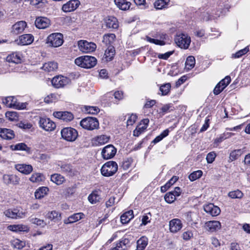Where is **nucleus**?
I'll list each match as a JSON object with an SVG mask.
<instances>
[{
  "label": "nucleus",
  "mask_w": 250,
  "mask_h": 250,
  "mask_svg": "<svg viewBox=\"0 0 250 250\" xmlns=\"http://www.w3.org/2000/svg\"><path fill=\"white\" fill-rule=\"evenodd\" d=\"M80 4V1L78 0H70L62 6V9L64 12L73 11L79 6Z\"/></svg>",
  "instance_id": "16"
},
{
  "label": "nucleus",
  "mask_w": 250,
  "mask_h": 250,
  "mask_svg": "<svg viewBox=\"0 0 250 250\" xmlns=\"http://www.w3.org/2000/svg\"><path fill=\"white\" fill-rule=\"evenodd\" d=\"M17 125L22 129H30L32 127L31 124L24 122H20L17 124Z\"/></svg>",
  "instance_id": "61"
},
{
  "label": "nucleus",
  "mask_w": 250,
  "mask_h": 250,
  "mask_svg": "<svg viewBox=\"0 0 250 250\" xmlns=\"http://www.w3.org/2000/svg\"><path fill=\"white\" fill-rule=\"evenodd\" d=\"M7 228L9 230L16 232L20 231L27 232L29 230L28 227L22 224L10 225L8 226Z\"/></svg>",
  "instance_id": "31"
},
{
  "label": "nucleus",
  "mask_w": 250,
  "mask_h": 250,
  "mask_svg": "<svg viewBox=\"0 0 250 250\" xmlns=\"http://www.w3.org/2000/svg\"><path fill=\"white\" fill-rule=\"evenodd\" d=\"M58 166L60 167L62 172L69 176H72L76 174V171L72 168V167L70 164L61 163L58 164Z\"/></svg>",
  "instance_id": "26"
},
{
  "label": "nucleus",
  "mask_w": 250,
  "mask_h": 250,
  "mask_svg": "<svg viewBox=\"0 0 250 250\" xmlns=\"http://www.w3.org/2000/svg\"><path fill=\"white\" fill-rule=\"evenodd\" d=\"M30 221L32 223L38 226H43L45 224L43 220L37 218H32L30 220Z\"/></svg>",
  "instance_id": "63"
},
{
  "label": "nucleus",
  "mask_w": 250,
  "mask_h": 250,
  "mask_svg": "<svg viewBox=\"0 0 250 250\" xmlns=\"http://www.w3.org/2000/svg\"><path fill=\"white\" fill-rule=\"evenodd\" d=\"M231 79L229 76H226L224 79L222 80L219 84L221 85V87L224 89L230 82Z\"/></svg>",
  "instance_id": "55"
},
{
  "label": "nucleus",
  "mask_w": 250,
  "mask_h": 250,
  "mask_svg": "<svg viewBox=\"0 0 250 250\" xmlns=\"http://www.w3.org/2000/svg\"><path fill=\"white\" fill-rule=\"evenodd\" d=\"M13 245L16 248L21 249L25 246V243L19 239H16L13 242Z\"/></svg>",
  "instance_id": "58"
},
{
  "label": "nucleus",
  "mask_w": 250,
  "mask_h": 250,
  "mask_svg": "<svg viewBox=\"0 0 250 250\" xmlns=\"http://www.w3.org/2000/svg\"><path fill=\"white\" fill-rule=\"evenodd\" d=\"M110 137L106 135L97 136L92 139V143L95 146L103 145L109 141Z\"/></svg>",
  "instance_id": "21"
},
{
  "label": "nucleus",
  "mask_w": 250,
  "mask_h": 250,
  "mask_svg": "<svg viewBox=\"0 0 250 250\" xmlns=\"http://www.w3.org/2000/svg\"><path fill=\"white\" fill-rule=\"evenodd\" d=\"M45 217L51 221L56 222L61 220V213L59 211L52 210L46 213Z\"/></svg>",
  "instance_id": "29"
},
{
  "label": "nucleus",
  "mask_w": 250,
  "mask_h": 250,
  "mask_svg": "<svg viewBox=\"0 0 250 250\" xmlns=\"http://www.w3.org/2000/svg\"><path fill=\"white\" fill-rule=\"evenodd\" d=\"M101 198L98 191H93L88 197V201L92 204H96L100 201Z\"/></svg>",
  "instance_id": "43"
},
{
  "label": "nucleus",
  "mask_w": 250,
  "mask_h": 250,
  "mask_svg": "<svg viewBox=\"0 0 250 250\" xmlns=\"http://www.w3.org/2000/svg\"><path fill=\"white\" fill-rule=\"evenodd\" d=\"M176 197L174 195V194L170 191L167 193L165 196V200L168 203H172L175 200Z\"/></svg>",
  "instance_id": "53"
},
{
  "label": "nucleus",
  "mask_w": 250,
  "mask_h": 250,
  "mask_svg": "<svg viewBox=\"0 0 250 250\" xmlns=\"http://www.w3.org/2000/svg\"><path fill=\"white\" fill-rule=\"evenodd\" d=\"M84 214L83 213H77L70 216L67 219L64 221L65 224H71L76 222L83 218Z\"/></svg>",
  "instance_id": "32"
},
{
  "label": "nucleus",
  "mask_w": 250,
  "mask_h": 250,
  "mask_svg": "<svg viewBox=\"0 0 250 250\" xmlns=\"http://www.w3.org/2000/svg\"><path fill=\"white\" fill-rule=\"evenodd\" d=\"M104 22L106 27L108 28L117 29L119 23L117 19L112 16H109L105 19Z\"/></svg>",
  "instance_id": "28"
},
{
  "label": "nucleus",
  "mask_w": 250,
  "mask_h": 250,
  "mask_svg": "<svg viewBox=\"0 0 250 250\" xmlns=\"http://www.w3.org/2000/svg\"><path fill=\"white\" fill-rule=\"evenodd\" d=\"M195 64V59L193 56H188L186 61V68L188 70L194 67Z\"/></svg>",
  "instance_id": "44"
},
{
  "label": "nucleus",
  "mask_w": 250,
  "mask_h": 250,
  "mask_svg": "<svg viewBox=\"0 0 250 250\" xmlns=\"http://www.w3.org/2000/svg\"><path fill=\"white\" fill-rule=\"evenodd\" d=\"M27 26V23L25 21H17L12 25L11 32L14 35L20 34L24 31Z\"/></svg>",
  "instance_id": "12"
},
{
  "label": "nucleus",
  "mask_w": 250,
  "mask_h": 250,
  "mask_svg": "<svg viewBox=\"0 0 250 250\" xmlns=\"http://www.w3.org/2000/svg\"><path fill=\"white\" fill-rule=\"evenodd\" d=\"M130 240L125 238H123L115 247L112 248L109 250H126L129 247Z\"/></svg>",
  "instance_id": "24"
},
{
  "label": "nucleus",
  "mask_w": 250,
  "mask_h": 250,
  "mask_svg": "<svg viewBox=\"0 0 250 250\" xmlns=\"http://www.w3.org/2000/svg\"><path fill=\"white\" fill-rule=\"evenodd\" d=\"M51 181L57 185H60L65 181V178L60 174H54L51 176Z\"/></svg>",
  "instance_id": "42"
},
{
  "label": "nucleus",
  "mask_w": 250,
  "mask_h": 250,
  "mask_svg": "<svg viewBox=\"0 0 250 250\" xmlns=\"http://www.w3.org/2000/svg\"><path fill=\"white\" fill-rule=\"evenodd\" d=\"M97 62L95 57L88 55L78 57L75 60L76 65L87 69L93 67L96 64Z\"/></svg>",
  "instance_id": "1"
},
{
  "label": "nucleus",
  "mask_w": 250,
  "mask_h": 250,
  "mask_svg": "<svg viewBox=\"0 0 250 250\" xmlns=\"http://www.w3.org/2000/svg\"><path fill=\"white\" fill-rule=\"evenodd\" d=\"M193 233L191 231L188 230L183 232L182 237L185 240L188 241L193 237Z\"/></svg>",
  "instance_id": "62"
},
{
  "label": "nucleus",
  "mask_w": 250,
  "mask_h": 250,
  "mask_svg": "<svg viewBox=\"0 0 250 250\" xmlns=\"http://www.w3.org/2000/svg\"><path fill=\"white\" fill-rule=\"evenodd\" d=\"M115 55V49L112 46H109L107 49L105 50L104 54V58L106 61H110L113 58Z\"/></svg>",
  "instance_id": "39"
},
{
  "label": "nucleus",
  "mask_w": 250,
  "mask_h": 250,
  "mask_svg": "<svg viewBox=\"0 0 250 250\" xmlns=\"http://www.w3.org/2000/svg\"><path fill=\"white\" fill-rule=\"evenodd\" d=\"M228 196L232 199H241L243 196V193L239 189L230 191Z\"/></svg>",
  "instance_id": "45"
},
{
  "label": "nucleus",
  "mask_w": 250,
  "mask_h": 250,
  "mask_svg": "<svg viewBox=\"0 0 250 250\" xmlns=\"http://www.w3.org/2000/svg\"><path fill=\"white\" fill-rule=\"evenodd\" d=\"M137 116L135 114H131L129 116L127 120V126L132 125L136 122L137 120Z\"/></svg>",
  "instance_id": "59"
},
{
  "label": "nucleus",
  "mask_w": 250,
  "mask_h": 250,
  "mask_svg": "<svg viewBox=\"0 0 250 250\" xmlns=\"http://www.w3.org/2000/svg\"><path fill=\"white\" fill-rule=\"evenodd\" d=\"M53 116L65 122H70L74 118L73 115L67 111H56L53 113Z\"/></svg>",
  "instance_id": "18"
},
{
  "label": "nucleus",
  "mask_w": 250,
  "mask_h": 250,
  "mask_svg": "<svg viewBox=\"0 0 250 250\" xmlns=\"http://www.w3.org/2000/svg\"><path fill=\"white\" fill-rule=\"evenodd\" d=\"M169 0H157L154 3L157 9H162L167 7Z\"/></svg>",
  "instance_id": "41"
},
{
  "label": "nucleus",
  "mask_w": 250,
  "mask_h": 250,
  "mask_svg": "<svg viewBox=\"0 0 250 250\" xmlns=\"http://www.w3.org/2000/svg\"><path fill=\"white\" fill-rule=\"evenodd\" d=\"M45 180L44 176L41 173H34L32 174L29 180L32 183H39Z\"/></svg>",
  "instance_id": "38"
},
{
  "label": "nucleus",
  "mask_w": 250,
  "mask_h": 250,
  "mask_svg": "<svg viewBox=\"0 0 250 250\" xmlns=\"http://www.w3.org/2000/svg\"><path fill=\"white\" fill-rule=\"evenodd\" d=\"M182 227L183 224L179 219H173L169 222V231L172 233L177 232L181 229Z\"/></svg>",
  "instance_id": "17"
},
{
  "label": "nucleus",
  "mask_w": 250,
  "mask_h": 250,
  "mask_svg": "<svg viewBox=\"0 0 250 250\" xmlns=\"http://www.w3.org/2000/svg\"><path fill=\"white\" fill-rule=\"evenodd\" d=\"M4 213L7 217L16 219V208L7 209Z\"/></svg>",
  "instance_id": "51"
},
{
  "label": "nucleus",
  "mask_w": 250,
  "mask_h": 250,
  "mask_svg": "<svg viewBox=\"0 0 250 250\" xmlns=\"http://www.w3.org/2000/svg\"><path fill=\"white\" fill-rule=\"evenodd\" d=\"M63 42V35L60 33L50 34L47 38L46 43L49 46L57 47L62 45Z\"/></svg>",
  "instance_id": "5"
},
{
  "label": "nucleus",
  "mask_w": 250,
  "mask_h": 250,
  "mask_svg": "<svg viewBox=\"0 0 250 250\" xmlns=\"http://www.w3.org/2000/svg\"><path fill=\"white\" fill-rule=\"evenodd\" d=\"M176 44L182 49H188L191 42V39L187 34H180L177 35L174 39Z\"/></svg>",
  "instance_id": "6"
},
{
  "label": "nucleus",
  "mask_w": 250,
  "mask_h": 250,
  "mask_svg": "<svg viewBox=\"0 0 250 250\" xmlns=\"http://www.w3.org/2000/svg\"><path fill=\"white\" fill-rule=\"evenodd\" d=\"M249 51V48L248 46L246 47L244 49H241L236 52L234 54H232V58H239L242 57L243 55L246 54L247 52Z\"/></svg>",
  "instance_id": "48"
},
{
  "label": "nucleus",
  "mask_w": 250,
  "mask_h": 250,
  "mask_svg": "<svg viewBox=\"0 0 250 250\" xmlns=\"http://www.w3.org/2000/svg\"><path fill=\"white\" fill-rule=\"evenodd\" d=\"M216 157V154L215 152L211 151L208 153L206 157L207 163L209 164L212 163L214 161Z\"/></svg>",
  "instance_id": "57"
},
{
  "label": "nucleus",
  "mask_w": 250,
  "mask_h": 250,
  "mask_svg": "<svg viewBox=\"0 0 250 250\" xmlns=\"http://www.w3.org/2000/svg\"><path fill=\"white\" fill-rule=\"evenodd\" d=\"M204 227L207 231L214 232L221 229V225L218 221H209L205 223Z\"/></svg>",
  "instance_id": "13"
},
{
  "label": "nucleus",
  "mask_w": 250,
  "mask_h": 250,
  "mask_svg": "<svg viewBox=\"0 0 250 250\" xmlns=\"http://www.w3.org/2000/svg\"><path fill=\"white\" fill-rule=\"evenodd\" d=\"M2 103L7 107L17 109H24L26 107V103L18 102L15 97L8 96L2 99Z\"/></svg>",
  "instance_id": "4"
},
{
  "label": "nucleus",
  "mask_w": 250,
  "mask_h": 250,
  "mask_svg": "<svg viewBox=\"0 0 250 250\" xmlns=\"http://www.w3.org/2000/svg\"><path fill=\"white\" fill-rule=\"evenodd\" d=\"M171 85L169 83H167L162 85L160 87V91L161 92L162 96L167 95L170 91Z\"/></svg>",
  "instance_id": "46"
},
{
  "label": "nucleus",
  "mask_w": 250,
  "mask_h": 250,
  "mask_svg": "<svg viewBox=\"0 0 250 250\" xmlns=\"http://www.w3.org/2000/svg\"><path fill=\"white\" fill-rule=\"evenodd\" d=\"M22 55L20 52H13L6 57V61L9 62L20 63L22 61Z\"/></svg>",
  "instance_id": "27"
},
{
  "label": "nucleus",
  "mask_w": 250,
  "mask_h": 250,
  "mask_svg": "<svg viewBox=\"0 0 250 250\" xmlns=\"http://www.w3.org/2000/svg\"><path fill=\"white\" fill-rule=\"evenodd\" d=\"M85 111L91 114H96L100 111L99 108L97 106H85Z\"/></svg>",
  "instance_id": "52"
},
{
  "label": "nucleus",
  "mask_w": 250,
  "mask_h": 250,
  "mask_svg": "<svg viewBox=\"0 0 250 250\" xmlns=\"http://www.w3.org/2000/svg\"><path fill=\"white\" fill-rule=\"evenodd\" d=\"M147 238L141 237L137 242V248L135 250H144L147 245Z\"/></svg>",
  "instance_id": "40"
},
{
  "label": "nucleus",
  "mask_w": 250,
  "mask_h": 250,
  "mask_svg": "<svg viewBox=\"0 0 250 250\" xmlns=\"http://www.w3.org/2000/svg\"><path fill=\"white\" fill-rule=\"evenodd\" d=\"M133 217V210H128L121 215V222L123 224H127Z\"/></svg>",
  "instance_id": "33"
},
{
  "label": "nucleus",
  "mask_w": 250,
  "mask_h": 250,
  "mask_svg": "<svg viewBox=\"0 0 250 250\" xmlns=\"http://www.w3.org/2000/svg\"><path fill=\"white\" fill-rule=\"evenodd\" d=\"M77 131L72 127H65L61 130V135L63 139L69 141H74L78 137Z\"/></svg>",
  "instance_id": "7"
},
{
  "label": "nucleus",
  "mask_w": 250,
  "mask_h": 250,
  "mask_svg": "<svg viewBox=\"0 0 250 250\" xmlns=\"http://www.w3.org/2000/svg\"><path fill=\"white\" fill-rule=\"evenodd\" d=\"M80 125L85 129L93 130L99 128V123L97 118L89 117L83 119L80 122Z\"/></svg>",
  "instance_id": "3"
},
{
  "label": "nucleus",
  "mask_w": 250,
  "mask_h": 250,
  "mask_svg": "<svg viewBox=\"0 0 250 250\" xmlns=\"http://www.w3.org/2000/svg\"><path fill=\"white\" fill-rule=\"evenodd\" d=\"M241 154V151L240 149L234 150L230 152L229 154V160L231 161H234L237 159Z\"/></svg>",
  "instance_id": "50"
},
{
  "label": "nucleus",
  "mask_w": 250,
  "mask_h": 250,
  "mask_svg": "<svg viewBox=\"0 0 250 250\" xmlns=\"http://www.w3.org/2000/svg\"><path fill=\"white\" fill-rule=\"evenodd\" d=\"M10 148L14 150H25L28 153L30 152V148L24 143H18L15 145H12L9 146Z\"/></svg>",
  "instance_id": "34"
},
{
  "label": "nucleus",
  "mask_w": 250,
  "mask_h": 250,
  "mask_svg": "<svg viewBox=\"0 0 250 250\" xmlns=\"http://www.w3.org/2000/svg\"><path fill=\"white\" fill-rule=\"evenodd\" d=\"M195 214L192 212H188L184 214V217L185 218L188 223H190L193 221V217Z\"/></svg>",
  "instance_id": "54"
},
{
  "label": "nucleus",
  "mask_w": 250,
  "mask_h": 250,
  "mask_svg": "<svg viewBox=\"0 0 250 250\" xmlns=\"http://www.w3.org/2000/svg\"><path fill=\"white\" fill-rule=\"evenodd\" d=\"M16 219L24 218L26 215L27 212L23 209H19L16 208Z\"/></svg>",
  "instance_id": "60"
},
{
  "label": "nucleus",
  "mask_w": 250,
  "mask_h": 250,
  "mask_svg": "<svg viewBox=\"0 0 250 250\" xmlns=\"http://www.w3.org/2000/svg\"><path fill=\"white\" fill-rule=\"evenodd\" d=\"M34 41V37L32 34H26L20 36L19 39L16 41L17 43L21 45L30 44Z\"/></svg>",
  "instance_id": "19"
},
{
  "label": "nucleus",
  "mask_w": 250,
  "mask_h": 250,
  "mask_svg": "<svg viewBox=\"0 0 250 250\" xmlns=\"http://www.w3.org/2000/svg\"><path fill=\"white\" fill-rule=\"evenodd\" d=\"M58 68L57 63L54 62H49L45 63L42 67V69L47 72H51L55 71Z\"/></svg>",
  "instance_id": "35"
},
{
  "label": "nucleus",
  "mask_w": 250,
  "mask_h": 250,
  "mask_svg": "<svg viewBox=\"0 0 250 250\" xmlns=\"http://www.w3.org/2000/svg\"><path fill=\"white\" fill-rule=\"evenodd\" d=\"M204 209L206 213L212 216H216L221 212L220 208L212 203L205 205L204 206Z\"/></svg>",
  "instance_id": "15"
},
{
  "label": "nucleus",
  "mask_w": 250,
  "mask_h": 250,
  "mask_svg": "<svg viewBox=\"0 0 250 250\" xmlns=\"http://www.w3.org/2000/svg\"><path fill=\"white\" fill-rule=\"evenodd\" d=\"M174 109V107L171 104H168L164 105L160 108V114H161L162 115H164L167 113L170 112L171 111H172Z\"/></svg>",
  "instance_id": "47"
},
{
  "label": "nucleus",
  "mask_w": 250,
  "mask_h": 250,
  "mask_svg": "<svg viewBox=\"0 0 250 250\" xmlns=\"http://www.w3.org/2000/svg\"><path fill=\"white\" fill-rule=\"evenodd\" d=\"M116 36L114 34L108 33L104 35L103 42L106 45H110L115 41Z\"/></svg>",
  "instance_id": "36"
},
{
  "label": "nucleus",
  "mask_w": 250,
  "mask_h": 250,
  "mask_svg": "<svg viewBox=\"0 0 250 250\" xmlns=\"http://www.w3.org/2000/svg\"><path fill=\"white\" fill-rule=\"evenodd\" d=\"M40 126L47 131H52L56 128V124L49 118H40Z\"/></svg>",
  "instance_id": "10"
},
{
  "label": "nucleus",
  "mask_w": 250,
  "mask_h": 250,
  "mask_svg": "<svg viewBox=\"0 0 250 250\" xmlns=\"http://www.w3.org/2000/svg\"><path fill=\"white\" fill-rule=\"evenodd\" d=\"M202 174L203 172L200 170L194 171L189 175L188 178L191 181H194L200 178L202 176Z\"/></svg>",
  "instance_id": "49"
},
{
  "label": "nucleus",
  "mask_w": 250,
  "mask_h": 250,
  "mask_svg": "<svg viewBox=\"0 0 250 250\" xmlns=\"http://www.w3.org/2000/svg\"><path fill=\"white\" fill-rule=\"evenodd\" d=\"M172 54L173 51L167 52L164 54H158V58L160 59L167 60Z\"/></svg>",
  "instance_id": "64"
},
{
  "label": "nucleus",
  "mask_w": 250,
  "mask_h": 250,
  "mask_svg": "<svg viewBox=\"0 0 250 250\" xmlns=\"http://www.w3.org/2000/svg\"><path fill=\"white\" fill-rule=\"evenodd\" d=\"M116 152L117 149L112 145H108L103 148L101 155L104 159L108 160L112 158Z\"/></svg>",
  "instance_id": "9"
},
{
  "label": "nucleus",
  "mask_w": 250,
  "mask_h": 250,
  "mask_svg": "<svg viewBox=\"0 0 250 250\" xmlns=\"http://www.w3.org/2000/svg\"><path fill=\"white\" fill-rule=\"evenodd\" d=\"M118 170V165L116 162L110 161L105 163L102 167V174L105 177H109L114 174Z\"/></svg>",
  "instance_id": "2"
},
{
  "label": "nucleus",
  "mask_w": 250,
  "mask_h": 250,
  "mask_svg": "<svg viewBox=\"0 0 250 250\" xmlns=\"http://www.w3.org/2000/svg\"><path fill=\"white\" fill-rule=\"evenodd\" d=\"M149 120L148 119H144L142 120L140 123L137 125L133 131V135L135 136H139L142 132H144L148 126Z\"/></svg>",
  "instance_id": "20"
},
{
  "label": "nucleus",
  "mask_w": 250,
  "mask_h": 250,
  "mask_svg": "<svg viewBox=\"0 0 250 250\" xmlns=\"http://www.w3.org/2000/svg\"><path fill=\"white\" fill-rule=\"evenodd\" d=\"M50 20L45 17H38L35 22L36 26L39 29H45L50 25Z\"/></svg>",
  "instance_id": "23"
},
{
  "label": "nucleus",
  "mask_w": 250,
  "mask_h": 250,
  "mask_svg": "<svg viewBox=\"0 0 250 250\" xmlns=\"http://www.w3.org/2000/svg\"><path fill=\"white\" fill-rule=\"evenodd\" d=\"M115 4L120 10L126 11L129 9L131 3L126 0H114Z\"/></svg>",
  "instance_id": "30"
},
{
  "label": "nucleus",
  "mask_w": 250,
  "mask_h": 250,
  "mask_svg": "<svg viewBox=\"0 0 250 250\" xmlns=\"http://www.w3.org/2000/svg\"><path fill=\"white\" fill-rule=\"evenodd\" d=\"M79 50L83 53H91L94 51L96 48V44L92 42H88L85 40H80L78 42Z\"/></svg>",
  "instance_id": "8"
},
{
  "label": "nucleus",
  "mask_w": 250,
  "mask_h": 250,
  "mask_svg": "<svg viewBox=\"0 0 250 250\" xmlns=\"http://www.w3.org/2000/svg\"><path fill=\"white\" fill-rule=\"evenodd\" d=\"M69 82V79L62 76H57L54 77L51 81L53 86L57 88L64 87Z\"/></svg>",
  "instance_id": "11"
},
{
  "label": "nucleus",
  "mask_w": 250,
  "mask_h": 250,
  "mask_svg": "<svg viewBox=\"0 0 250 250\" xmlns=\"http://www.w3.org/2000/svg\"><path fill=\"white\" fill-rule=\"evenodd\" d=\"M49 189L47 187H42L39 188L35 192L36 199H41L47 194Z\"/></svg>",
  "instance_id": "37"
},
{
  "label": "nucleus",
  "mask_w": 250,
  "mask_h": 250,
  "mask_svg": "<svg viewBox=\"0 0 250 250\" xmlns=\"http://www.w3.org/2000/svg\"><path fill=\"white\" fill-rule=\"evenodd\" d=\"M2 180L6 185H17L20 184V178L15 174H4L2 176Z\"/></svg>",
  "instance_id": "14"
},
{
  "label": "nucleus",
  "mask_w": 250,
  "mask_h": 250,
  "mask_svg": "<svg viewBox=\"0 0 250 250\" xmlns=\"http://www.w3.org/2000/svg\"><path fill=\"white\" fill-rule=\"evenodd\" d=\"M15 136L13 130L6 128H0V137L2 139L10 140L14 138Z\"/></svg>",
  "instance_id": "25"
},
{
  "label": "nucleus",
  "mask_w": 250,
  "mask_h": 250,
  "mask_svg": "<svg viewBox=\"0 0 250 250\" xmlns=\"http://www.w3.org/2000/svg\"><path fill=\"white\" fill-rule=\"evenodd\" d=\"M146 40L148 42L156 45H164L165 44V42L164 41L152 39L149 37H146Z\"/></svg>",
  "instance_id": "56"
},
{
  "label": "nucleus",
  "mask_w": 250,
  "mask_h": 250,
  "mask_svg": "<svg viewBox=\"0 0 250 250\" xmlns=\"http://www.w3.org/2000/svg\"><path fill=\"white\" fill-rule=\"evenodd\" d=\"M15 168L20 172L28 175L33 171V167L31 165L18 164L15 165Z\"/></svg>",
  "instance_id": "22"
}]
</instances>
